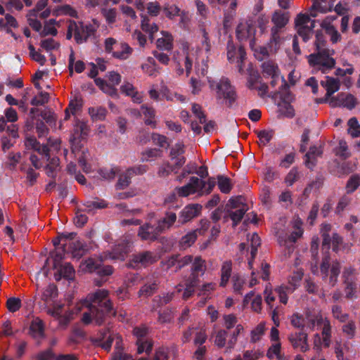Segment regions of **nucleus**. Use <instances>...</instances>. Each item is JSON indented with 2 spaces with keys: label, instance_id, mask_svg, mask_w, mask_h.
Returning <instances> with one entry per match:
<instances>
[{
  "label": "nucleus",
  "instance_id": "de8ad7c7",
  "mask_svg": "<svg viewBox=\"0 0 360 360\" xmlns=\"http://www.w3.org/2000/svg\"><path fill=\"white\" fill-rule=\"evenodd\" d=\"M172 172L176 173L174 167L168 161H165L158 167L157 174L160 178H166Z\"/></svg>",
  "mask_w": 360,
  "mask_h": 360
},
{
  "label": "nucleus",
  "instance_id": "412c9836",
  "mask_svg": "<svg viewBox=\"0 0 360 360\" xmlns=\"http://www.w3.org/2000/svg\"><path fill=\"white\" fill-rule=\"evenodd\" d=\"M202 206L199 204L186 205L179 212L178 222L182 225L190 221L200 214Z\"/></svg>",
  "mask_w": 360,
  "mask_h": 360
},
{
  "label": "nucleus",
  "instance_id": "a18cd8bd",
  "mask_svg": "<svg viewBox=\"0 0 360 360\" xmlns=\"http://www.w3.org/2000/svg\"><path fill=\"white\" fill-rule=\"evenodd\" d=\"M217 186L220 191L223 193H229L233 188L231 179L226 176H217Z\"/></svg>",
  "mask_w": 360,
  "mask_h": 360
},
{
  "label": "nucleus",
  "instance_id": "5701e85b",
  "mask_svg": "<svg viewBox=\"0 0 360 360\" xmlns=\"http://www.w3.org/2000/svg\"><path fill=\"white\" fill-rule=\"evenodd\" d=\"M288 340L294 349L302 352H306L309 349L307 334L304 332L291 333Z\"/></svg>",
  "mask_w": 360,
  "mask_h": 360
},
{
  "label": "nucleus",
  "instance_id": "69168bd1",
  "mask_svg": "<svg viewBox=\"0 0 360 360\" xmlns=\"http://www.w3.org/2000/svg\"><path fill=\"white\" fill-rule=\"evenodd\" d=\"M163 12L166 17H167L169 19H172L174 17L180 15L181 10L176 5L166 4L164 6Z\"/></svg>",
  "mask_w": 360,
  "mask_h": 360
},
{
  "label": "nucleus",
  "instance_id": "4468645a",
  "mask_svg": "<svg viewBox=\"0 0 360 360\" xmlns=\"http://www.w3.org/2000/svg\"><path fill=\"white\" fill-rule=\"evenodd\" d=\"M158 257L156 254L150 251H143L134 254L129 262V266L131 268H139L140 266H147L155 262Z\"/></svg>",
  "mask_w": 360,
  "mask_h": 360
},
{
  "label": "nucleus",
  "instance_id": "1a4fd4ad",
  "mask_svg": "<svg viewBox=\"0 0 360 360\" xmlns=\"http://www.w3.org/2000/svg\"><path fill=\"white\" fill-rule=\"evenodd\" d=\"M216 97L219 101H225L229 106L236 100V94L234 88L230 84L228 79L222 78L216 84Z\"/></svg>",
  "mask_w": 360,
  "mask_h": 360
},
{
  "label": "nucleus",
  "instance_id": "cd10ccee",
  "mask_svg": "<svg viewBox=\"0 0 360 360\" xmlns=\"http://www.w3.org/2000/svg\"><path fill=\"white\" fill-rule=\"evenodd\" d=\"M162 37L156 41V46L160 50L170 51L173 48V37L166 31L161 32Z\"/></svg>",
  "mask_w": 360,
  "mask_h": 360
},
{
  "label": "nucleus",
  "instance_id": "7ed1b4c3",
  "mask_svg": "<svg viewBox=\"0 0 360 360\" xmlns=\"http://www.w3.org/2000/svg\"><path fill=\"white\" fill-rule=\"evenodd\" d=\"M198 48H191L188 44H184L182 45V51L180 54L177 53L176 55L174 56V60L176 61L178 68V74L181 75L184 73V69L182 68L184 65L186 75L188 76L191 73L192 65L193 62L195 63V68L197 72L202 75H205L207 72V65L202 64V68H200V63L198 61Z\"/></svg>",
  "mask_w": 360,
  "mask_h": 360
},
{
  "label": "nucleus",
  "instance_id": "58836bf2",
  "mask_svg": "<svg viewBox=\"0 0 360 360\" xmlns=\"http://www.w3.org/2000/svg\"><path fill=\"white\" fill-rule=\"evenodd\" d=\"M271 21L274 24L272 28H276V32H278L288 23V19L283 13L276 11L272 15Z\"/></svg>",
  "mask_w": 360,
  "mask_h": 360
},
{
  "label": "nucleus",
  "instance_id": "3c124183",
  "mask_svg": "<svg viewBox=\"0 0 360 360\" xmlns=\"http://www.w3.org/2000/svg\"><path fill=\"white\" fill-rule=\"evenodd\" d=\"M279 112L286 117H292L295 115V110L290 103L283 101L278 103Z\"/></svg>",
  "mask_w": 360,
  "mask_h": 360
},
{
  "label": "nucleus",
  "instance_id": "49530a36",
  "mask_svg": "<svg viewBox=\"0 0 360 360\" xmlns=\"http://www.w3.org/2000/svg\"><path fill=\"white\" fill-rule=\"evenodd\" d=\"M141 29L143 31L148 33L151 39H153V34L157 32L158 30V27L154 22H151L150 20L146 18L143 17L141 20Z\"/></svg>",
  "mask_w": 360,
  "mask_h": 360
},
{
  "label": "nucleus",
  "instance_id": "09e8293b",
  "mask_svg": "<svg viewBox=\"0 0 360 360\" xmlns=\"http://www.w3.org/2000/svg\"><path fill=\"white\" fill-rule=\"evenodd\" d=\"M248 240L250 242L251 245V257L252 260L254 259L255 255L257 252V248L261 244V240L259 236L256 233H253L251 235L248 234L247 236Z\"/></svg>",
  "mask_w": 360,
  "mask_h": 360
},
{
  "label": "nucleus",
  "instance_id": "79ce46f5",
  "mask_svg": "<svg viewBox=\"0 0 360 360\" xmlns=\"http://www.w3.org/2000/svg\"><path fill=\"white\" fill-rule=\"evenodd\" d=\"M266 324L264 322L259 323L254 329L250 332V342H257L259 341L264 336L266 331Z\"/></svg>",
  "mask_w": 360,
  "mask_h": 360
},
{
  "label": "nucleus",
  "instance_id": "5fc2aeb1",
  "mask_svg": "<svg viewBox=\"0 0 360 360\" xmlns=\"http://www.w3.org/2000/svg\"><path fill=\"white\" fill-rule=\"evenodd\" d=\"M274 134L273 130H262L257 132V137L259 138V144L262 146L267 145L271 140Z\"/></svg>",
  "mask_w": 360,
  "mask_h": 360
},
{
  "label": "nucleus",
  "instance_id": "ea45409f",
  "mask_svg": "<svg viewBox=\"0 0 360 360\" xmlns=\"http://www.w3.org/2000/svg\"><path fill=\"white\" fill-rule=\"evenodd\" d=\"M66 243H62V247L56 248L51 255L53 259V269H58V264L65 258Z\"/></svg>",
  "mask_w": 360,
  "mask_h": 360
},
{
  "label": "nucleus",
  "instance_id": "9b49d317",
  "mask_svg": "<svg viewBox=\"0 0 360 360\" xmlns=\"http://www.w3.org/2000/svg\"><path fill=\"white\" fill-rule=\"evenodd\" d=\"M302 229L297 227V229L290 234L285 229H280L276 231V235L279 245L284 247L288 251V255H290L293 251V244L296 242L297 238L302 236Z\"/></svg>",
  "mask_w": 360,
  "mask_h": 360
},
{
  "label": "nucleus",
  "instance_id": "6e6d98bb",
  "mask_svg": "<svg viewBox=\"0 0 360 360\" xmlns=\"http://www.w3.org/2000/svg\"><path fill=\"white\" fill-rule=\"evenodd\" d=\"M63 307V304L58 303L56 300L54 303H52L51 307L44 308L43 310L45 311L49 315L58 319L60 317Z\"/></svg>",
  "mask_w": 360,
  "mask_h": 360
},
{
  "label": "nucleus",
  "instance_id": "393cba45",
  "mask_svg": "<svg viewBox=\"0 0 360 360\" xmlns=\"http://www.w3.org/2000/svg\"><path fill=\"white\" fill-rule=\"evenodd\" d=\"M57 271L54 274L56 281H60L62 278H65L69 281H72L75 277V269L70 263L64 264H59L58 269H55Z\"/></svg>",
  "mask_w": 360,
  "mask_h": 360
},
{
  "label": "nucleus",
  "instance_id": "72a5a7b5",
  "mask_svg": "<svg viewBox=\"0 0 360 360\" xmlns=\"http://www.w3.org/2000/svg\"><path fill=\"white\" fill-rule=\"evenodd\" d=\"M326 0H313L310 10V15L313 18L317 16V13H326L331 11V8L326 5Z\"/></svg>",
  "mask_w": 360,
  "mask_h": 360
},
{
  "label": "nucleus",
  "instance_id": "20e7f679",
  "mask_svg": "<svg viewBox=\"0 0 360 360\" xmlns=\"http://www.w3.org/2000/svg\"><path fill=\"white\" fill-rule=\"evenodd\" d=\"M80 131V134H74L73 137L70 139L72 142V152L75 156L78 159L79 166L82 168L85 173L91 172V166L87 162L89 153L87 148H84L80 144L79 138H83L87 134V125L84 122H79L76 125V131Z\"/></svg>",
  "mask_w": 360,
  "mask_h": 360
},
{
  "label": "nucleus",
  "instance_id": "0e129e2a",
  "mask_svg": "<svg viewBox=\"0 0 360 360\" xmlns=\"http://www.w3.org/2000/svg\"><path fill=\"white\" fill-rule=\"evenodd\" d=\"M332 314L335 319H338L342 323H345L349 319V314L344 313L341 307L338 305H334L332 307Z\"/></svg>",
  "mask_w": 360,
  "mask_h": 360
},
{
  "label": "nucleus",
  "instance_id": "423d86ee",
  "mask_svg": "<svg viewBox=\"0 0 360 360\" xmlns=\"http://www.w3.org/2000/svg\"><path fill=\"white\" fill-rule=\"evenodd\" d=\"M340 273V264L337 261L330 262L327 256L322 259L320 266V275L323 281L334 287L337 283Z\"/></svg>",
  "mask_w": 360,
  "mask_h": 360
},
{
  "label": "nucleus",
  "instance_id": "8fccbe9b",
  "mask_svg": "<svg viewBox=\"0 0 360 360\" xmlns=\"http://www.w3.org/2000/svg\"><path fill=\"white\" fill-rule=\"evenodd\" d=\"M197 236L196 231H189L181 238L179 241L181 247L183 248H189L195 243L197 239Z\"/></svg>",
  "mask_w": 360,
  "mask_h": 360
},
{
  "label": "nucleus",
  "instance_id": "c9c22d12",
  "mask_svg": "<svg viewBox=\"0 0 360 360\" xmlns=\"http://www.w3.org/2000/svg\"><path fill=\"white\" fill-rule=\"evenodd\" d=\"M96 84L105 93L111 96H116L117 94V89L115 85L107 83L106 81L97 78L95 79Z\"/></svg>",
  "mask_w": 360,
  "mask_h": 360
},
{
  "label": "nucleus",
  "instance_id": "2eb2a0df",
  "mask_svg": "<svg viewBox=\"0 0 360 360\" xmlns=\"http://www.w3.org/2000/svg\"><path fill=\"white\" fill-rule=\"evenodd\" d=\"M256 30L250 20L241 22L237 27L236 35L239 40H250V46L253 49Z\"/></svg>",
  "mask_w": 360,
  "mask_h": 360
},
{
  "label": "nucleus",
  "instance_id": "39448f33",
  "mask_svg": "<svg viewBox=\"0 0 360 360\" xmlns=\"http://www.w3.org/2000/svg\"><path fill=\"white\" fill-rule=\"evenodd\" d=\"M334 54L333 49L322 47L317 43V52L308 56V62L314 69L320 70L322 73H327L335 65L336 61L333 58Z\"/></svg>",
  "mask_w": 360,
  "mask_h": 360
},
{
  "label": "nucleus",
  "instance_id": "338daca9",
  "mask_svg": "<svg viewBox=\"0 0 360 360\" xmlns=\"http://www.w3.org/2000/svg\"><path fill=\"white\" fill-rule=\"evenodd\" d=\"M281 345L280 342H272L271 346L269 348L266 356L269 359L281 358Z\"/></svg>",
  "mask_w": 360,
  "mask_h": 360
},
{
  "label": "nucleus",
  "instance_id": "0eeeda50",
  "mask_svg": "<svg viewBox=\"0 0 360 360\" xmlns=\"http://www.w3.org/2000/svg\"><path fill=\"white\" fill-rule=\"evenodd\" d=\"M104 49L106 53L120 60L127 59L132 53V49L127 43L117 41L112 37L105 39Z\"/></svg>",
  "mask_w": 360,
  "mask_h": 360
},
{
  "label": "nucleus",
  "instance_id": "603ef678",
  "mask_svg": "<svg viewBox=\"0 0 360 360\" xmlns=\"http://www.w3.org/2000/svg\"><path fill=\"white\" fill-rule=\"evenodd\" d=\"M293 289L286 285H281L275 289V292L278 294L280 302L284 304L288 302V295L292 292Z\"/></svg>",
  "mask_w": 360,
  "mask_h": 360
},
{
  "label": "nucleus",
  "instance_id": "37998d69",
  "mask_svg": "<svg viewBox=\"0 0 360 360\" xmlns=\"http://www.w3.org/2000/svg\"><path fill=\"white\" fill-rule=\"evenodd\" d=\"M107 110L101 106L91 107L89 108V114L94 121H102L105 118Z\"/></svg>",
  "mask_w": 360,
  "mask_h": 360
},
{
  "label": "nucleus",
  "instance_id": "6ab92c4d",
  "mask_svg": "<svg viewBox=\"0 0 360 360\" xmlns=\"http://www.w3.org/2000/svg\"><path fill=\"white\" fill-rule=\"evenodd\" d=\"M191 264V275L188 279L191 280L193 285H198L199 278L203 276L206 271L205 260L201 257H195Z\"/></svg>",
  "mask_w": 360,
  "mask_h": 360
},
{
  "label": "nucleus",
  "instance_id": "dca6fc26",
  "mask_svg": "<svg viewBox=\"0 0 360 360\" xmlns=\"http://www.w3.org/2000/svg\"><path fill=\"white\" fill-rule=\"evenodd\" d=\"M245 55V49L241 46L236 47L232 42L229 41L227 44L228 60L231 63L236 62L238 64V71L241 74L243 73V60Z\"/></svg>",
  "mask_w": 360,
  "mask_h": 360
},
{
  "label": "nucleus",
  "instance_id": "774afa93",
  "mask_svg": "<svg viewBox=\"0 0 360 360\" xmlns=\"http://www.w3.org/2000/svg\"><path fill=\"white\" fill-rule=\"evenodd\" d=\"M131 174H128V170L127 169L120 176L118 181L116 185L117 188L118 189L126 188L131 182Z\"/></svg>",
  "mask_w": 360,
  "mask_h": 360
},
{
  "label": "nucleus",
  "instance_id": "a211bd4d",
  "mask_svg": "<svg viewBox=\"0 0 360 360\" xmlns=\"http://www.w3.org/2000/svg\"><path fill=\"white\" fill-rule=\"evenodd\" d=\"M321 84L326 89V94L325 98L319 102L328 103L330 105V101L333 97V95L340 88V81L339 79L326 76L325 79L321 82Z\"/></svg>",
  "mask_w": 360,
  "mask_h": 360
},
{
  "label": "nucleus",
  "instance_id": "e433bc0d",
  "mask_svg": "<svg viewBox=\"0 0 360 360\" xmlns=\"http://www.w3.org/2000/svg\"><path fill=\"white\" fill-rule=\"evenodd\" d=\"M193 257L191 255H186L181 259H179L178 256H172L168 260V266L177 265L178 269H181L186 265L191 264L193 260Z\"/></svg>",
  "mask_w": 360,
  "mask_h": 360
},
{
  "label": "nucleus",
  "instance_id": "6e6552de",
  "mask_svg": "<svg viewBox=\"0 0 360 360\" xmlns=\"http://www.w3.org/2000/svg\"><path fill=\"white\" fill-rule=\"evenodd\" d=\"M226 207L228 214L233 221V226H236L241 221L249 209L248 205L243 202L241 197L230 198Z\"/></svg>",
  "mask_w": 360,
  "mask_h": 360
},
{
  "label": "nucleus",
  "instance_id": "aec40b11",
  "mask_svg": "<svg viewBox=\"0 0 360 360\" xmlns=\"http://www.w3.org/2000/svg\"><path fill=\"white\" fill-rule=\"evenodd\" d=\"M58 295V288L54 284H49L48 286L42 289L40 295V299L42 302V303L40 304L41 309L42 310L44 308L51 307L52 303H54L57 300Z\"/></svg>",
  "mask_w": 360,
  "mask_h": 360
},
{
  "label": "nucleus",
  "instance_id": "ddd939ff",
  "mask_svg": "<svg viewBox=\"0 0 360 360\" xmlns=\"http://www.w3.org/2000/svg\"><path fill=\"white\" fill-rule=\"evenodd\" d=\"M205 184L204 180L192 176L188 184L181 187H176L174 191L179 196L184 198L195 193L200 195V191L204 188Z\"/></svg>",
  "mask_w": 360,
  "mask_h": 360
},
{
  "label": "nucleus",
  "instance_id": "9d476101",
  "mask_svg": "<svg viewBox=\"0 0 360 360\" xmlns=\"http://www.w3.org/2000/svg\"><path fill=\"white\" fill-rule=\"evenodd\" d=\"M295 24L298 34L304 41H308L313 34L315 20H311L306 14L300 13L295 20Z\"/></svg>",
  "mask_w": 360,
  "mask_h": 360
},
{
  "label": "nucleus",
  "instance_id": "bb28decb",
  "mask_svg": "<svg viewBox=\"0 0 360 360\" xmlns=\"http://www.w3.org/2000/svg\"><path fill=\"white\" fill-rule=\"evenodd\" d=\"M25 146L27 149H33L39 154L44 155L49 158L48 147L45 145H40L36 138L33 136L27 137L25 141Z\"/></svg>",
  "mask_w": 360,
  "mask_h": 360
},
{
  "label": "nucleus",
  "instance_id": "c85d7f7f",
  "mask_svg": "<svg viewBox=\"0 0 360 360\" xmlns=\"http://www.w3.org/2000/svg\"><path fill=\"white\" fill-rule=\"evenodd\" d=\"M322 153L321 147H311L309 152L305 155V165L308 168L312 169L316 165L317 158L320 157Z\"/></svg>",
  "mask_w": 360,
  "mask_h": 360
},
{
  "label": "nucleus",
  "instance_id": "a19ab883",
  "mask_svg": "<svg viewBox=\"0 0 360 360\" xmlns=\"http://www.w3.org/2000/svg\"><path fill=\"white\" fill-rule=\"evenodd\" d=\"M101 13L108 25L114 24L117 21L118 13L115 8H103Z\"/></svg>",
  "mask_w": 360,
  "mask_h": 360
},
{
  "label": "nucleus",
  "instance_id": "473e14b6",
  "mask_svg": "<svg viewBox=\"0 0 360 360\" xmlns=\"http://www.w3.org/2000/svg\"><path fill=\"white\" fill-rule=\"evenodd\" d=\"M162 157V150L158 148H147L141 154V161L152 162Z\"/></svg>",
  "mask_w": 360,
  "mask_h": 360
},
{
  "label": "nucleus",
  "instance_id": "13d9d810",
  "mask_svg": "<svg viewBox=\"0 0 360 360\" xmlns=\"http://www.w3.org/2000/svg\"><path fill=\"white\" fill-rule=\"evenodd\" d=\"M342 278L344 283H355V269L351 266L345 267L343 270Z\"/></svg>",
  "mask_w": 360,
  "mask_h": 360
},
{
  "label": "nucleus",
  "instance_id": "f704fd0d",
  "mask_svg": "<svg viewBox=\"0 0 360 360\" xmlns=\"http://www.w3.org/2000/svg\"><path fill=\"white\" fill-rule=\"evenodd\" d=\"M232 271V262L231 261H225L223 262L221 268V281L220 285L224 287L231 276Z\"/></svg>",
  "mask_w": 360,
  "mask_h": 360
},
{
  "label": "nucleus",
  "instance_id": "2f4dec72",
  "mask_svg": "<svg viewBox=\"0 0 360 360\" xmlns=\"http://www.w3.org/2000/svg\"><path fill=\"white\" fill-rule=\"evenodd\" d=\"M283 44V38H282L278 32H276V28L271 30V38L268 43L269 50L271 53H275L279 50Z\"/></svg>",
  "mask_w": 360,
  "mask_h": 360
},
{
  "label": "nucleus",
  "instance_id": "052dcab7",
  "mask_svg": "<svg viewBox=\"0 0 360 360\" xmlns=\"http://www.w3.org/2000/svg\"><path fill=\"white\" fill-rule=\"evenodd\" d=\"M335 153L343 159H346L350 155L347 144L345 141L340 140L338 146L335 148Z\"/></svg>",
  "mask_w": 360,
  "mask_h": 360
},
{
  "label": "nucleus",
  "instance_id": "7c9ffc66",
  "mask_svg": "<svg viewBox=\"0 0 360 360\" xmlns=\"http://www.w3.org/2000/svg\"><path fill=\"white\" fill-rule=\"evenodd\" d=\"M176 221V215L172 212H166L165 216L158 222V227L161 233L169 229Z\"/></svg>",
  "mask_w": 360,
  "mask_h": 360
},
{
  "label": "nucleus",
  "instance_id": "a878e982",
  "mask_svg": "<svg viewBox=\"0 0 360 360\" xmlns=\"http://www.w3.org/2000/svg\"><path fill=\"white\" fill-rule=\"evenodd\" d=\"M160 233L161 232L158 226L154 227L149 224H145L140 226L138 235L142 240H155Z\"/></svg>",
  "mask_w": 360,
  "mask_h": 360
},
{
  "label": "nucleus",
  "instance_id": "4c0bfd02",
  "mask_svg": "<svg viewBox=\"0 0 360 360\" xmlns=\"http://www.w3.org/2000/svg\"><path fill=\"white\" fill-rule=\"evenodd\" d=\"M141 112L145 117V123L147 125H150L153 127H155V111L153 108L148 107L147 105H141Z\"/></svg>",
  "mask_w": 360,
  "mask_h": 360
},
{
  "label": "nucleus",
  "instance_id": "4be33fe9",
  "mask_svg": "<svg viewBox=\"0 0 360 360\" xmlns=\"http://www.w3.org/2000/svg\"><path fill=\"white\" fill-rule=\"evenodd\" d=\"M148 333V329L145 326L137 327L134 329V334L138 338L136 344L138 345V353L141 354L143 352L147 354L152 350L153 343L150 340L143 341L141 339Z\"/></svg>",
  "mask_w": 360,
  "mask_h": 360
},
{
  "label": "nucleus",
  "instance_id": "680f3d73",
  "mask_svg": "<svg viewBox=\"0 0 360 360\" xmlns=\"http://www.w3.org/2000/svg\"><path fill=\"white\" fill-rule=\"evenodd\" d=\"M262 70L264 75L275 76L279 75L277 65L272 62H265L262 64Z\"/></svg>",
  "mask_w": 360,
  "mask_h": 360
},
{
  "label": "nucleus",
  "instance_id": "f8f14e48",
  "mask_svg": "<svg viewBox=\"0 0 360 360\" xmlns=\"http://www.w3.org/2000/svg\"><path fill=\"white\" fill-rule=\"evenodd\" d=\"M307 326L311 330L318 329L319 327L322 328V335L323 336V343L326 347L330 346V332L331 326L329 320L323 318L321 315H317L313 318H309Z\"/></svg>",
  "mask_w": 360,
  "mask_h": 360
},
{
  "label": "nucleus",
  "instance_id": "f03ea898",
  "mask_svg": "<svg viewBox=\"0 0 360 360\" xmlns=\"http://www.w3.org/2000/svg\"><path fill=\"white\" fill-rule=\"evenodd\" d=\"M99 26V22L94 19L89 22L70 20L68 22L66 39L73 38L77 44L86 43L96 39Z\"/></svg>",
  "mask_w": 360,
  "mask_h": 360
},
{
  "label": "nucleus",
  "instance_id": "f3484780",
  "mask_svg": "<svg viewBox=\"0 0 360 360\" xmlns=\"http://www.w3.org/2000/svg\"><path fill=\"white\" fill-rule=\"evenodd\" d=\"M357 104L356 98L350 94L340 93L330 101V105L333 108L344 107L352 110Z\"/></svg>",
  "mask_w": 360,
  "mask_h": 360
},
{
  "label": "nucleus",
  "instance_id": "bf43d9fd",
  "mask_svg": "<svg viewBox=\"0 0 360 360\" xmlns=\"http://www.w3.org/2000/svg\"><path fill=\"white\" fill-rule=\"evenodd\" d=\"M255 52V56L256 58L262 60L265 58H267L270 54H272L271 51L269 50V46L267 44L266 46H259L255 48V43H253V49H252Z\"/></svg>",
  "mask_w": 360,
  "mask_h": 360
},
{
  "label": "nucleus",
  "instance_id": "b1692460",
  "mask_svg": "<svg viewBox=\"0 0 360 360\" xmlns=\"http://www.w3.org/2000/svg\"><path fill=\"white\" fill-rule=\"evenodd\" d=\"M159 283L158 276L151 274L146 277L144 285L139 291V296L148 297L153 295L158 287Z\"/></svg>",
  "mask_w": 360,
  "mask_h": 360
},
{
  "label": "nucleus",
  "instance_id": "e2e57ef3",
  "mask_svg": "<svg viewBox=\"0 0 360 360\" xmlns=\"http://www.w3.org/2000/svg\"><path fill=\"white\" fill-rule=\"evenodd\" d=\"M191 111L195 117L198 120L200 124L205 123L206 115L202 110L201 105L198 103H193Z\"/></svg>",
  "mask_w": 360,
  "mask_h": 360
},
{
  "label": "nucleus",
  "instance_id": "864d4df0",
  "mask_svg": "<svg viewBox=\"0 0 360 360\" xmlns=\"http://www.w3.org/2000/svg\"><path fill=\"white\" fill-rule=\"evenodd\" d=\"M102 263L101 260L94 259L92 258H89L85 260L82 265L84 266V269L85 271L89 272L96 271L98 272L100 269L101 264Z\"/></svg>",
  "mask_w": 360,
  "mask_h": 360
},
{
  "label": "nucleus",
  "instance_id": "4d7b16f0",
  "mask_svg": "<svg viewBox=\"0 0 360 360\" xmlns=\"http://www.w3.org/2000/svg\"><path fill=\"white\" fill-rule=\"evenodd\" d=\"M348 134L352 137H358L360 136V124L356 117H352L348 121Z\"/></svg>",
  "mask_w": 360,
  "mask_h": 360
},
{
  "label": "nucleus",
  "instance_id": "f257e3e1",
  "mask_svg": "<svg viewBox=\"0 0 360 360\" xmlns=\"http://www.w3.org/2000/svg\"><path fill=\"white\" fill-rule=\"evenodd\" d=\"M82 307H86L87 311L83 314L82 321L89 324L92 321L101 325L105 316L112 313L113 308L108 297V291L104 289L89 294L82 303Z\"/></svg>",
  "mask_w": 360,
  "mask_h": 360
},
{
  "label": "nucleus",
  "instance_id": "c03bdc74",
  "mask_svg": "<svg viewBox=\"0 0 360 360\" xmlns=\"http://www.w3.org/2000/svg\"><path fill=\"white\" fill-rule=\"evenodd\" d=\"M69 245L71 248L72 257L75 258H80L87 250L86 246L79 240L72 242Z\"/></svg>",
  "mask_w": 360,
  "mask_h": 360
},
{
  "label": "nucleus",
  "instance_id": "c756f323",
  "mask_svg": "<svg viewBox=\"0 0 360 360\" xmlns=\"http://www.w3.org/2000/svg\"><path fill=\"white\" fill-rule=\"evenodd\" d=\"M120 90L122 94L131 96L135 103H141L142 95L136 90L132 84L127 82H124L120 87Z\"/></svg>",
  "mask_w": 360,
  "mask_h": 360
}]
</instances>
